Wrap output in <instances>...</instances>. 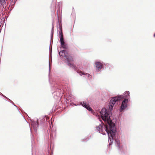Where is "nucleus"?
I'll return each mask as SVG.
<instances>
[{"mask_svg":"<svg viewBox=\"0 0 155 155\" xmlns=\"http://www.w3.org/2000/svg\"><path fill=\"white\" fill-rule=\"evenodd\" d=\"M60 35V38L61 47L64 49H66L67 48V44L64 42V41L63 35L61 32H59Z\"/></svg>","mask_w":155,"mask_h":155,"instance_id":"nucleus-4","label":"nucleus"},{"mask_svg":"<svg viewBox=\"0 0 155 155\" xmlns=\"http://www.w3.org/2000/svg\"><path fill=\"white\" fill-rule=\"evenodd\" d=\"M50 66H49V71H50Z\"/></svg>","mask_w":155,"mask_h":155,"instance_id":"nucleus-14","label":"nucleus"},{"mask_svg":"<svg viewBox=\"0 0 155 155\" xmlns=\"http://www.w3.org/2000/svg\"><path fill=\"white\" fill-rule=\"evenodd\" d=\"M96 65L97 69L98 70L101 69L102 67V64L100 62H96Z\"/></svg>","mask_w":155,"mask_h":155,"instance_id":"nucleus-7","label":"nucleus"},{"mask_svg":"<svg viewBox=\"0 0 155 155\" xmlns=\"http://www.w3.org/2000/svg\"><path fill=\"white\" fill-rule=\"evenodd\" d=\"M65 51L63 50L61 52L59 53V55L61 57H65L67 60V63L68 65L71 67H72L74 69H76V67L74 66L72 63L73 60L72 57L70 55H67L65 53Z\"/></svg>","mask_w":155,"mask_h":155,"instance_id":"nucleus-3","label":"nucleus"},{"mask_svg":"<svg viewBox=\"0 0 155 155\" xmlns=\"http://www.w3.org/2000/svg\"><path fill=\"white\" fill-rule=\"evenodd\" d=\"M52 29H53V28ZM53 30H52L51 34L52 35H53Z\"/></svg>","mask_w":155,"mask_h":155,"instance_id":"nucleus-12","label":"nucleus"},{"mask_svg":"<svg viewBox=\"0 0 155 155\" xmlns=\"http://www.w3.org/2000/svg\"><path fill=\"white\" fill-rule=\"evenodd\" d=\"M154 36L155 37V34L154 35Z\"/></svg>","mask_w":155,"mask_h":155,"instance_id":"nucleus-15","label":"nucleus"},{"mask_svg":"<svg viewBox=\"0 0 155 155\" xmlns=\"http://www.w3.org/2000/svg\"><path fill=\"white\" fill-rule=\"evenodd\" d=\"M79 74L81 76L82 75H84L85 77L86 78H92V76L91 75H90L89 74L87 73H86V74L84 73L83 72H79Z\"/></svg>","mask_w":155,"mask_h":155,"instance_id":"nucleus-8","label":"nucleus"},{"mask_svg":"<svg viewBox=\"0 0 155 155\" xmlns=\"http://www.w3.org/2000/svg\"><path fill=\"white\" fill-rule=\"evenodd\" d=\"M111 145V143H109V145Z\"/></svg>","mask_w":155,"mask_h":155,"instance_id":"nucleus-13","label":"nucleus"},{"mask_svg":"<svg viewBox=\"0 0 155 155\" xmlns=\"http://www.w3.org/2000/svg\"><path fill=\"white\" fill-rule=\"evenodd\" d=\"M128 100L127 99H125L123 101L120 107V112L122 111L126 108L127 107V104L128 103Z\"/></svg>","mask_w":155,"mask_h":155,"instance_id":"nucleus-5","label":"nucleus"},{"mask_svg":"<svg viewBox=\"0 0 155 155\" xmlns=\"http://www.w3.org/2000/svg\"><path fill=\"white\" fill-rule=\"evenodd\" d=\"M111 113V110L108 111L105 108L102 109L100 112V114L102 119L106 124L104 125L103 123H102L96 127L97 130L103 135L107 134L109 136V134H110V136L109 138L111 142L113 139V136L116 131L115 124L110 118Z\"/></svg>","mask_w":155,"mask_h":155,"instance_id":"nucleus-1","label":"nucleus"},{"mask_svg":"<svg viewBox=\"0 0 155 155\" xmlns=\"http://www.w3.org/2000/svg\"><path fill=\"white\" fill-rule=\"evenodd\" d=\"M6 0H0V3L1 4H4L6 1Z\"/></svg>","mask_w":155,"mask_h":155,"instance_id":"nucleus-10","label":"nucleus"},{"mask_svg":"<svg viewBox=\"0 0 155 155\" xmlns=\"http://www.w3.org/2000/svg\"><path fill=\"white\" fill-rule=\"evenodd\" d=\"M129 94L130 93L129 91H126L125 93L124 97H123L122 95H120L118 97H112L111 99L110 102L109 103V108L111 109L116 101H119L124 98L127 99L129 98L130 96Z\"/></svg>","mask_w":155,"mask_h":155,"instance_id":"nucleus-2","label":"nucleus"},{"mask_svg":"<svg viewBox=\"0 0 155 155\" xmlns=\"http://www.w3.org/2000/svg\"><path fill=\"white\" fill-rule=\"evenodd\" d=\"M80 104L88 110L89 111L91 110V108L90 107L89 105L87 103L86 101L81 102Z\"/></svg>","mask_w":155,"mask_h":155,"instance_id":"nucleus-6","label":"nucleus"},{"mask_svg":"<svg viewBox=\"0 0 155 155\" xmlns=\"http://www.w3.org/2000/svg\"><path fill=\"white\" fill-rule=\"evenodd\" d=\"M116 143L117 144V146L118 147H119L120 144V142L118 140H116Z\"/></svg>","mask_w":155,"mask_h":155,"instance_id":"nucleus-9","label":"nucleus"},{"mask_svg":"<svg viewBox=\"0 0 155 155\" xmlns=\"http://www.w3.org/2000/svg\"><path fill=\"white\" fill-rule=\"evenodd\" d=\"M0 94H1L2 95H3L4 97H5V98H7L5 96H4L3 95V94L1 93L0 92Z\"/></svg>","mask_w":155,"mask_h":155,"instance_id":"nucleus-11","label":"nucleus"}]
</instances>
